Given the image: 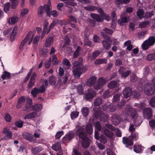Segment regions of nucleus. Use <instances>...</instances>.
<instances>
[{"label":"nucleus","mask_w":155,"mask_h":155,"mask_svg":"<svg viewBox=\"0 0 155 155\" xmlns=\"http://www.w3.org/2000/svg\"><path fill=\"white\" fill-rule=\"evenodd\" d=\"M127 113H126V116L127 118V116H128V111L130 114L131 117L132 118L130 120V125L129 127V130L130 131H133L135 130V127L137 126H139L140 124H138L140 120V118L139 117L135 109L131 107H129V108L127 110Z\"/></svg>","instance_id":"nucleus-1"},{"label":"nucleus","mask_w":155,"mask_h":155,"mask_svg":"<svg viewBox=\"0 0 155 155\" xmlns=\"http://www.w3.org/2000/svg\"><path fill=\"white\" fill-rule=\"evenodd\" d=\"M84 127H80L77 128L76 133L78 135L80 138L82 140V146L84 148L88 147L90 144V140L87 137L86 134L84 132Z\"/></svg>","instance_id":"nucleus-2"},{"label":"nucleus","mask_w":155,"mask_h":155,"mask_svg":"<svg viewBox=\"0 0 155 155\" xmlns=\"http://www.w3.org/2000/svg\"><path fill=\"white\" fill-rule=\"evenodd\" d=\"M51 9V6L47 5H45L43 6H40L38 10V15L39 17H41L43 14L46 11L47 16L50 17L51 15L50 10Z\"/></svg>","instance_id":"nucleus-3"},{"label":"nucleus","mask_w":155,"mask_h":155,"mask_svg":"<svg viewBox=\"0 0 155 155\" xmlns=\"http://www.w3.org/2000/svg\"><path fill=\"white\" fill-rule=\"evenodd\" d=\"M155 39L153 37H151L145 41L142 45L143 49L146 50L147 49L149 46L153 45L155 43Z\"/></svg>","instance_id":"nucleus-4"},{"label":"nucleus","mask_w":155,"mask_h":155,"mask_svg":"<svg viewBox=\"0 0 155 155\" xmlns=\"http://www.w3.org/2000/svg\"><path fill=\"white\" fill-rule=\"evenodd\" d=\"M101 35L104 38H106L107 40V41H102L103 46L105 49L108 50L111 46V44L108 42V41H111L110 38L109 36H106L105 34L103 32H101Z\"/></svg>","instance_id":"nucleus-5"},{"label":"nucleus","mask_w":155,"mask_h":155,"mask_svg":"<svg viewBox=\"0 0 155 155\" xmlns=\"http://www.w3.org/2000/svg\"><path fill=\"white\" fill-rule=\"evenodd\" d=\"M107 81L106 78H99L97 80V83L94 85L95 89L97 90L100 89Z\"/></svg>","instance_id":"nucleus-6"},{"label":"nucleus","mask_w":155,"mask_h":155,"mask_svg":"<svg viewBox=\"0 0 155 155\" xmlns=\"http://www.w3.org/2000/svg\"><path fill=\"white\" fill-rule=\"evenodd\" d=\"M144 92L147 95H151L154 93L155 91L151 84L148 83L145 86Z\"/></svg>","instance_id":"nucleus-7"},{"label":"nucleus","mask_w":155,"mask_h":155,"mask_svg":"<svg viewBox=\"0 0 155 155\" xmlns=\"http://www.w3.org/2000/svg\"><path fill=\"white\" fill-rule=\"evenodd\" d=\"M45 91V89L44 84L41 85L40 88H38L36 87H35L34 89L31 91V94L34 97H36L37 94L43 93Z\"/></svg>","instance_id":"nucleus-8"},{"label":"nucleus","mask_w":155,"mask_h":155,"mask_svg":"<svg viewBox=\"0 0 155 155\" xmlns=\"http://www.w3.org/2000/svg\"><path fill=\"white\" fill-rule=\"evenodd\" d=\"M96 95L95 92L91 89H88L87 92L85 95L86 100H89L92 99Z\"/></svg>","instance_id":"nucleus-9"},{"label":"nucleus","mask_w":155,"mask_h":155,"mask_svg":"<svg viewBox=\"0 0 155 155\" xmlns=\"http://www.w3.org/2000/svg\"><path fill=\"white\" fill-rule=\"evenodd\" d=\"M86 71V69L85 68H78L74 69L73 71V72L76 77L79 78L80 77L82 73L85 72Z\"/></svg>","instance_id":"nucleus-10"},{"label":"nucleus","mask_w":155,"mask_h":155,"mask_svg":"<svg viewBox=\"0 0 155 155\" xmlns=\"http://www.w3.org/2000/svg\"><path fill=\"white\" fill-rule=\"evenodd\" d=\"M37 76V75L36 73H33L29 81V83L27 85V87L28 88H31L34 86L35 82V78Z\"/></svg>","instance_id":"nucleus-11"},{"label":"nucleus","mask_w":155,"mask_h":155,"mask_svg":"<svg viewBox=\"0 0 155 155\" xmlns=\"http://www.w3.org/2000/svg\"><path fill=\"white\" fill-rule=\"evenodd\" d=\"M94 136L95 138L97 140H99L100 142L103 143L105 144L107 142V138L104 135H101L99 137V134L97 131H95Z\"/></svg>","instance_id":"nucleus-12"},{"label":"nucleus","mask_w":155,"mask_h":155,"mask_svg":"<svg viewBox=\"0 0 155 155\" xmlns=\"http://www.w3.org/2000/svg\"><path fill=\"white\" fill-rule=\"evenodd\" d=\"M103 131L104 134L109 138H110L111 140H114L115 137L112 132L109 131L105 127L103 129Z\"/></svg>","instance_id":"nucleus-13"},{"label":"nucleus","mask_w":155,"mask_h":155,"mask_svg":"<svg viewBox=\"0 0 155 155\" xmlns=\"http://www.w3.org/2000/svg\"><path fill=\"white\" fill-rule=\"evenodd\" d=\"M34 34H32V32L31 31H30L27 34L25 38L23 40L21 44V45L20 48H22L25 44L28 41V40L30 39L32 36Z\"/></svg>","instance_id":"nucleus-14"},{"label":"nucleus","mask_w":155,"mask_h":155,"mask_svg":"<svg viewBox=\"0 0 155 155\" xmlns=\"http://www.w3.org/2000/svg\"><path fill=\"white\" fill-rule=\"evenodd\" d=\"M143 113L144 117L147 119L150 118L152 116V110L150 108H145L143 110Z\"/></svg>","instance_id":"nucleus-15"},{"label":"nucleus","mask_w":155,"mask_h":155,"mask_svg":"<svg viewBox=\"0 0 155 155\" xmlns=\"http://www.w3.org/2000/svg\"><path fill=\"white\" fill-rule=\"evenodd\" d=\"M119 72L121 75L122 77L126 78L128 76L129 74L130 73V71H125V69L123 67H121L119 70Z\"/></svg>","instance_id":"nucleus-16"},{"label":"nucleus","mask_w":155,"mask_h":155,"mask_svg":"<svg viewBox=\"0 0 155 155\" xmlns=\"http://www.w3.org/2000/svg\"><path fill=\"white\" fill-rule=\"evenodd\" d=\"M123 142L126 145L127 147L131 146L133 144L132 141L129 137H124L123 139Z\"/></svg>","instance_id":"nucleus-17"},{"label":"nucleus","mask_w":155,"mask_h":155,"mask_svg":"<svg viewBox=\"0 0 155 155\" xmlns=\"http://www.w3.org/2000/svg\"><path fill=\"white\" fill-rule=\"evenodd\" d=\"M123 94L125 97H128L131 94L132 89L130 87H127L124 90Z\"/></svg>","instance_id":"nucleus-18"},{"label":"nucleus","mask_w":155,"mask_h":155,"mask_svg":"<svg viewBox=\"0 0 155 155\" xmlns=\"http://www.w3.org/2000/svg\"><path fill=\"white\" fill-rule=\"evenodd\" d=\"M39 116V114L37 112H35L27 114L24 117V119H27L32 118H35Z\"/></svg>","instance_id":"nucleus-19"},{"label":"nucleus","mask_w":155,"mask_h":155,"mask_svg":"<svg viewBox=\"0 0 155 155\" xmlns=\"http://www.w3.org/2000/svg\"><path fill=\"white\" fill-rule=\"evenodd\" d=\"M97 79V78L95 76H93L91 77L87 81V85L89 86L93 85L96 81Z\"/></svg>","instance_id":"nucleus-20"},{"label":"nucleus","mask_w":155,"mask_h":155,"mask_svg":"<svg viewBox=\"0 0 155 155\" xmlns=\"http://www.w3.org/2000/svg\"><path fill=\"white\" fill-rule=\"evenodd\" d=\"M53 38L50 37L46 40L45 43V46L46 47H49L53 43Z\"/></svg>","instance_id":"nucleus-21"},{"label":"nucleus","mask_w":155,"mask_h":155,"mask_svg":"<svg viewBox=\"0 0 155 155\" xmlns=\"http://www.w3.org/2000/svg\"><path fill=\"white\" fill-rule=\"evenodd\" d=\"M42 150V148L39 146L36 147L32 148L31 150V152L34 154H37Z\"/></svg>","instance_id":"nucleus-22"},{"label":"nucleus","mask_w":155,"mask_h":155,"mask_svg":"<svg viewBox=\"0 0 155 155\" xmlns=\"http://www.w3.org/2000/svg\"><path fill=\"white\" fill-rule=\"evenodd\" d=\"M25 101V98L23 97H21L19 98L18 103L16 105V107L18 108H20L24 104Z\"/></svg>","instance_id":"nucleus-23"},{"label":"nucleus","mask_w":155,"mask_h":155,"mask_svg":"<svg viewBox=\"0 0 155 155\" xmlns=\"http://www.w3.org/2000/svg\"><path fill=\"white\" fill-rule=\"evenodd\" d=\"M17 31L18 28L16 26H15L14 27L11 35L10 38L11 41H13L14 40L17 33Z\"/></svg>","instance_id":"nucleus-24"},{"label":"nucleus","mask_w":155,"mask_h":155,"mask_svg":"<svg viewBox=\"0 0 155 155\" xmlns=\"http://www.w3.org/2000/svg\"><path fill=\"white\" fill-rule=\"evenodd\" d=\"M3 133L5 134L6 136L9 139H11L12 137V134L11 131L7 128H5L3 129Z\"/></svg>","instance_id":"nucleus-25"},{"label":"nucleus","mask_w":155,"mask_h":155,"mask_svg":"<svg viewBox=\"0 0 155 155\" xmlns=\"http://www.w3.org/2000/svg\"><path fill=\"white\" fill-rule=\"evenodd\" d=\"M52 149L56 151H58L61 150V146L60 142H56L53 144L51 147Z\"/></svg>","instance_id":"nucleus-26"},{"label":"nucleus","mask_w":155,"mask_h":155,"mask_svg":"<svg viewBox=\"0 0 155 155\" xmlns=\"http://www.w3.org/2000/svg\"><path fill=\"white\" fill-rule=\"evenodd\" d=\"M90 15L92 18L95 19L97 21L101 22L102 21L101 18L98 15L91 14Z\"/></svg>","instance_id":"nucleus-27"},{"label":"nucleus","mask_w":155,"mask_h":155,"mask_svg":"<svg viewBox=\"0 0 155 155\" xmlns=\"http://www.w3.org/2000/svg\"><path fill=\"white\" fill-rule=\"evenodd\" d=\"M58 20H55L52 21V22L50 24L49 27L48 28L47 34L54 27L57 23H58Z\"/></svg>","instance_id":"nucleus-28"},{"label":"nucleus","mask_w":155,"mask_h":155,"mask_svg":"<svg viewBox=\"0 0 155 155\" xmlns=\"http://www.w3.org/2000/svg\"><path fill=\"white\" fill-rule=\"evenodd\" d=\"M10 73L7 71L3 72V74L2 76V78L3 80L8 79L10 78Z\"/></svg>","instance_id":"nucleus-29"},{"label":"nucleus","mask_w":155,"mask_h":155,"mask_svg":"<svg viewBox=\"0 0 155 155\" xmlns=\"http://www.w3.org/2000/svg\"><path fill=\"white\" fill-rule=\"evenodd\" d=\"M107 62V60L106 59H98L96 60L95 62V64L98 65L101 64H106Z\"/></svg>","instance_id":"nucleus-30"},{"label":"nucleus","mask_w":155,"mask_h":155,"mask_svg":"<svg viewBox=\"0 0 155 155\" xmlns=\"http://www.w3.org/2000/svg\"><path fill=\"white\" fill-rule=\"evenodd\" d=\"M142 146L140 145H134V151L136 153H140L142 151Z\"/></svg>","instance_id":"nucleus-31"},{"label":"nucleus","mask_w":155,"mask_h":155,"mask_svg":"<svg viewBox=\"0 0 155 155\" xmlns=\"http://www.w3.org/2000/svg\"><path fill=\"white\" fill-rule=\"evenodd\" d=\"M48 51L49 50L47 48L42 49L40 51V53L41 56L45 57L47 56V53Z\"/></svg>","instance_id":"nucleus-32"},{"label":"nucleus","mask_w":155,"mask_h":155,"mask_svg":"<svg viewBox=\"0 0 155 155\" xmlns=\"http://www.w3.org/2000/svg\"><path fill=\"white\" fill-rule=\"evenodd\" d=\"M18 20V18L16 17H13L9 18L8 22L9 24L12 25L16 23Z\"/></svg>","instance_id":"nucleus-33"},{"label":"nucleus","mask_w":155,"mask_h":155,"mask_svg":"<svg viewBox=\"0 0 155 155\" xmlns=\"http://www.w3.org/2000/svg\"><path fill=\"white\" fill-rule=\"evenodd\" d=\"M59 80L58 81H60L61 82L65 84L67 81L68 78L67 75L63 77V76H61L59 77Z\"/></svg>","instance_id":"nucleus-34"},{"label":"nucleus","mask_w":155,"mask_h":155,"mask_svg":"<svg viewBox=\"0 0 155 155\" xmlns=\"http://www.w3.org/2000/svg\"><path fill=\"white\" fill-rule=\"evenodd\" d=\"M87 132L89 134H91L93 132V129L92 126L90 124H87L86 129Z\"/></svg>","instance_id":"nucleus-35"},{"label":"nucleus","mask_w":155,"mask_h":155,"mask_svg":"<svg viewBox=\"0 0 155 155\" xmlns=\"http://www.w3.org/2000/svg\"><path fill=\"white\" fill-rule=\"evenodd\" d=\"M129 137L134 140H137L139 138L138 134L136 132L132 133Z\"/></svg>","instance_id":"nucleus-36"},{"label":"nucleus","mask_w":155,"mask_h":155,"mask_svg":"<svg viewBox=\"0 0 155 155\" xmlns=\"http://www.w3.org/2000/svg\"><path fill=\"white\" fill-rule=\"evenodd\" d=\"M27 140L33 142L34 143H41L42 140H41L37 141L35 139L33 138V137L31 136L30 135L29 136V137L28 138Z\"/></svg>","instance_id":"nucleus-37"},{"label":"nucleus","mask_w":155,"mask_h":155,"mask_svg":"<svg viewBox=\"0 0 155 155\" xmlns=\"http://www.w3.org/2000/svg\"><path fill=\"white\" fill-rule=\"evenodd\" d=\"M63 45H62V47L64 49L67 50V48L68 47V38L66 37L64 39L63 41Z\"/></svg>","instance_id":"nucleus-38"},{"label":"nucleus","mask_w":155,"mask_h":155,"mask_svg":"<svg viewBox=\"0 0 155 155\" xmlns=\"http://www.w3.org/2000/svg\"><path fill=\"white\" fill-rule=\"evenodd\" d=\"M149 23V21H142L140 22L139 24V26L141 28H145L148 25Z\"/></svg>","instance_id":"nucleus-39"},{"label":"nucleus","mask_w":155,"mask_h":155,"mask_svg":"<svg viewBox=\"0 0 155 155\" xmlns=\"http://www.w3.org/2000/svg\"><path fill=\"white\" fill-rule=\"evenodd\" d=\"M84 88L81 84H79L77 87L78 92L80 94H82L84 93Z\"/></svg>","instance_id":"nucleus-40"},{"label":"nucleus","mask_w":155,"mask_h":155,"mask_svg":"<svg viewBox=\"0 0 155 155\" xmlns=\"http://www.w3.org/2000/svg\"><path fill=\"white\" fill-rule=\"evenodd\" d=\"M117 85V82L115 81H113L110 82L108 84V87L110 89H112L115 87Z\"/></svg>","instance_id":"nucleus-41"},{"label":"nucleus","mask_w":155,"mask_h":155,"mask_svg":"<svg viewBox=\"0 0 155 155\" xmlns=\"http://www.w3.org/2000/svg\"><path fill=\"white\" fill-rule=\"evenodd\" d=\"M82 112L84 116L86 117L88 114L89 112V109L88 108L85 107L82 109Z\"/></svg>","instance_id":"nucleus-42"},{"label":"nucleus","mask_w":155,"mask_h":155,"mask_svg":"<svg viewBox=\"0 0 155 155\" xmlns=\"http://www.w3.org/2000/svg\"><path fill=\"white\" fill-rule=\"evenodd\" d=\"M42 108V106L41 104H37L33 107V109L37 111L41 110Z\"/></svg>","instance_id":"nucleus-43"},{"label":"nucleus","mask_w":155,"mask_h":155,"mask_svg":"<svg viewBox=\"0 0 155 155\" xmlns=\"http://www.w3.org/2000/svg\"><path fill=\"white\" fill-rule=\"evenodd\" d=\"M95 127V131H97L96 130L100 131L101 130V124L99 122L97 121L94 124Z\"/></svg>","instance_id":"nucleus-44"},{"label":"nucleus","mask_w":155,"mask_h":155,"mask_svg":"<svg viewBox=\"0 0 155 155\" xmlns=\"http://www.w3.org/2000/svg\"><path fill=\"white\" fill-rule=\"evenodd\" d=\"M155 59V54H151L147 55V60L149 61H151Z\"/></svg>","instance_id":"nucleus-45"},{"label":"nucleus","mask_w":155,"mask_h":155,"mask_svg":"<svg viewBox=\"0 0 155 155\" xmlns=\"http://www.w3.org/2000/svg\"><path fill=\"white\" fill-rule=\"evenodd\" d=\"M49 82L51 85H54L56 82V79L52 75L49 80Z\"/></svg>","instance_id":"nucleus-46"},{"label":"nucleus","mask_w":155,"mask_h":155,"mask_svg":"<svg viewBox=\"0 0 155 155\" xmlns=\"http://www.w3.org/2000/svg\"><path fill=\"white\" fill-rule=\"evenodd\" d=\"M144 12L143 9H138L137 11V15L139 18H141L143 17Z\"/></svg>","instance_id":"nucleus-47"},{"label":"nucleus","mask_w":155,"mask_h":155,"mask_svg":"<svg viewBox=\"0 0 155 155\" xmlns=\"http://www.w3.org/2000/svg\"><path fill=\"white\" fill-rule=\"evenodd\" d=\"M120 94H117L115 95L113 98V102H117L120 100Z\"/></svg>","instance_id":"nucleus-48"},{"label":"nucleus","mask_w":155,"mask_h":155,"mask_svg":"<svg viewBox=\"0 0 155 155\" xmlns=\"http://www.w3.org/2000/svg\"><path fill=\"white\" fill-rule=\"evenodd\" d=\"M79 112L78 111L72 112L71 114V118L72 119L76 118L78 115Z\"/></svg>","instance_id":"nucleus-49"},{"label":"nucleus","mask_w":155,"mask_h":155,"mask_svg":"<svg viewBox=\"0 0 155 155\" xmlns=\"http://www.w3.org/2000/svg\"><path fill=\"white\" fill-rule=\"evenodd\" d=\"M138 78L135 73L131 74L130 76V80L132 82H135L137 80Z\"/></svg>","instance_id":"nucleus-50"},{"label":"nucleus","mask_w":155,"mask_h":155,"mask_svg":"<svg viewBox=\"0 0 155 155\" xmlns=\"http://www.w3.org/2000/svg\"><path fill=\"white\" fill-rule=\"evenodd\" d=\"M100 54V52L98 50L96 51L93 53L92 58H91L92 60L95 59Z\"/></svg>","instance_id":"nucleus-51"},{"label":"nucleus","mask_w":155,"mask_h":155,"mask_svg":"<svg viewBox=\"0 0 155 155\" xmlns=\"http://www.w3.org/2000/svg\"><path fill=\"white\" fill-rule=\"evenodd\" d=\"M102 101L99 98H97L94 101V104L96 106H98L102 103Z\"/></svg>","instance_id":"nucleus-52"},{"label":"nucleus","mask_w":155,"mask_h":155,"mask_svg":"<svg viewBox=\"0 0 155 155\" xmlns=\"http://www.w3.org/2000/svg\"><path fill=\"white\" fill-rule=\"evenodd\" d=\"M146 33V31H143L139 33L138 35V38L139 39L143 38Z\"/></svg>","instance_id":"nucleus-53"},{"label":"nucleus","mask_w":155,"mask_h":155,"mask_svg":"<svg viewBox=\"0 0 155 155\" xmlns=\"http://www.w3.org/2000/svg\"><path fill=\"white\" fill-rule=\"evenodd\" d=\"M15 125L19 128H21L23 125V122L21 120L17 121L15 122Z\"/></svg>","instance_id":"nucleus-54"},{"label":"nucleus","mask_w":155,"mask_h":155,"mask_svg":"<svg viewBox=\"0 0 155 155\" xmlns=\"http://www.w3.org/2000/svg\"><path fill=\"white\" fill-rule=\"evenodd\" d=\"M40 38V36L38 35L36 36L35 37L33 41V42L34 45H38V42L39 41Z\"/></svg>","instance_id":"nucleus-55"},{"label":"nucleus","mask_w":155,"mask_h":155,"mask_svg":"<svg viewBox=\"0 0 155 155\" xmlns=\"http://www.w3.org/2000/svg\"><path fill=\"white\" fill-rule=\"evenodd\" d=\"M10 4L9 2L6 3L4 5V10L5 12H7L9 10Z\"/></svg>","instance_id":"nucleus-56"},{"label":"nucleus","mask_w":155,"mask_h":155,"mask_svg":"<svg viewBox=\"0 0 155 155\" xmlns=\"http://www.w3.org/2000/svg\"><path fill=\"white\" fill-rule=\"evenodd\" d=\"M52 61L54 64L55 65L58 64V61L56 55L53 56Z\"/></svg>","instance_id":"nucleus-57"},{"label":"nucleus","mask_w":155,"mask_h":155,"mask_svg":"<svg viewBox=\"0 0 155 155\" xmlns=\"http://www.w3.org/2000/svg\"><path fill=\"white\" fill-rule=\"evenodd\" d=\"M82 58H80V61L79 62L76 61L74 62L73 63L74 66H78L81 65L82 62Z\"/></svg>","instance_id":"nucleus-58"},{"label":"nucleus","mask_w":155,"mask_h":155,"mask_svg":"<svg viewBox=\"0 0 155 155\" xmlns=\"http://www.w3.org/2000/svg\"><path fill=\"white\" fill-rule=\"evenodd\" d=\"M64 132L63 131H61L58 132L55 135V138L56 139H59L61 137L63 134Z\"/></svg>","instance_id":"nucleus-59"},{"label":"nucleus","mask_w":155,"mask_h":155,"mask_svg":"<svg viewBox=\"0 0 155 155\" xmlns=\"http://www.w3.org/2000/svg\"><path fill=\"white\" fill-rule=\"evenodd\" d=\"M84 8L87 10L90 11H93L96 9L95 7L92 6H90L88 7H84Z\"/></svg>","instance_id":"nucleus-60"},{"label":"nucleus","mask_w":155,"mask_h":155,"mask_svg":"<svg viewBox=\"0 0 155 155\" xmlns=\"http://www.w3.org/2000/svg\"><path fill=\"white\" fill-rule=\"evenodd\" d=\"M149 103L151 106L155 107V97H153L151 98L149 101Z\"/></svg>","instance_id":"nucleus-61"},{"label":"nucleus","mask_w":155,"mask_h":155,"mask_svg":"<svg viewBox=\"0 0 155 155\" xmlns=\"http://www.w3.org/2000/svg\"><path fill=\"white\" fill-rule=\"evenodd\" d=\"M130 0H117V2L119 4L121 3L127 4L129 3Z\"/></svg>","instance_id":"nucleus-62"},{"label":"nucleus","mask_w":155,"mask_h":155,"mask_svg":"<svg viewBox=\"0 0 155 155\" xmlns=\"http://www.w3.org/2000/svg\"><path fill=\"white\" fill-rule=\"evenodd\" d=\"M80 50V47H78L77 49L76 50V51L74 54V58H76L78 56Z\"/></svg>","instance_id":"nucleus-63"},{"label":"nucleus","mask_w":155,"mask_h":155,"mask_svg":"<svg viewBox=\"0 0 155 155\" xmlns=\"http://www.w3.org/2000/svg\"><path fill=\"white\" fill-rule=\"evenodd\" d=\"M153 15V12H147L146 13L145 17L147 18H149L151 17Z\"/></svg>","instance_id":"nucleus-64"}]
</instances>
